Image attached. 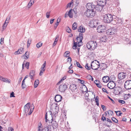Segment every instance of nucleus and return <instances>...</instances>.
<instances>
[{
  "mask_svg": "<svg viewBox=\"0 0 131 131\" xmlns=\"http://www.w3.org/2000/svg\"><path fill=\"white\" fill-rule=\"evenodd\" d=\"M74 9L73 10H72V9H71L68 12V15L69 17L70 18H72L73 17V14L72 13V10L74 11V12L75 14H76L77 13V11L75 12L74 10Z\"/></svg>",
  "mask_w": 131,
  "mask_h": 131,
  "instance_id": "obj_24",
  "label": "nucleus"
},
{
  "mask_svg": "<svg viewBox=\"0 0 131 131\" xmlns=\"http://www.w3.org/2000/svg\"><path fill=\"white\" fill-rule=\"evenodd\" d=\"M124 87L127 90L131 89V80L126 81L124 83Z\"/></svg>",
  "mask_w": 131,
  "mask_h": 131,
  "instance_id": "obj_9",
  "label": "nucleus"
},
{
  "mask_svg": "<svg viewBox=\"0 0 131 131\" xmlns=\"http://www.w3.org/2000/svg\"><path fill=\"white\" fill-rule=\"evenodd\" d=\"M7 25H3L2 27V29L3 31L7 27Z\"/></svg>",
  "mask_w": 131,
  "mask_h": 131,
  "instance_id": "obj_48",
  "label": "nucleus"
},
{
  "mask_svg": "<svg viewBox=\"0 0 131 131\" xmlns=\"http://www.w3.org/2000/svg\"><path fill=\"white\" fill-rule=\"evenodd\" d=\"M61 18L59 17L57 20V22L55 23V25H58L59 22L60 21Z\"/></svg>",
  "mask_w": 131,
  "mask_h": 131,
  "instance_id": "obj_36",
  "label": "nucleus"
},
{
  "mask_svg": "<svg viewBox=\"0 0 131 131\" xmlns=\"http://www.w3.org/2000/svg\"><path fill=\"white\" fill-rule=\"evenodd\" d=\"M96 13L95 9L87 10L85 13V15L88 17H94Z\"/></svg>",
  "mask_w": 131,
  "mask_h": 131,
  "instance_id": "obj_5",
  "label": "nucleus"
},
{
  "mask_svg": "<svg viewBox=\"0 0 131 131\" xmlns=\"http://www.w3.org/2000/svg\"><path fill=\"white\" fill-rule=\"evenodd\" d=\"M127 76L126 74L123 72L119 73L118 75V78L120 80H122L125 78Z\"/></svg>",
  "mask_w": 131,
  "mask_h": 131,
  "instance_id": "obj_12",
  "label": "nucleus"
},
{
  "mask_svg": "<svg viewBox=\"0 0 131 131\" xmlns=\"http://www.w3.org/2000/svg\"><path fill=\"white\" fill-rule=\"evenodd\" d=\"M10 81V80H8L7 78H6L5 79V80H4V82L6 83H9Z\"/></svg>",
  "mask_w": 131,
  "mask_h": 131,
  "instance_id": "obj_42",
  "label": "nucleus"
},
{
  "mask_svg": "<svg viewBox=\"0 0 131 131\" xmlns=\"http://www.w3.org/2000/svg\"><path fill=\"white\" fill-rule=\"evenodd\" d=\"M97 86L99 88H101V85L100 84V83H97L96 84Z\"/></svg>",
  "mask_w": 131,
  "mask_h": 131,
  "instance_id": "obj_63",
  "label": "nucleus"
},
{
  "mask_svg": "<svg viewBox=\"0 0 131 131\" xmlns=\"http://www.w3.org/2000/svg\"><path fill=\"white\" fill-rule=\"evenodd\" d=\"M120 111H115V112L116 113V115L119 116H121V114H122V113H120Z\"/></svg>",
  "mask_w": 131,
  "mask_h": 131,
  "instance_id": "obj_34",
  "label": "nucleus"
},
{
  "mask_svg": "<svg viewBox=\"0 0 131 131\" xmlns=\"http://www.w3.org/2000/svg\"><path fill=\"white\" fill-rule=\"evenodd\" d=\"M10 81V80H8L7 78H6L5 79V80H4V82L6 83H9Z\"/></svg>",
  "mask_w": 131,
  "mask_h": 131,
  "instance_id": "obj_41",
  "label": "nucleus"
},
{
  "mask_svg": "<svg viewBox=\"0 0 131 131\" xmlns=\"http://www.w3.org/2000/svg\"><path fill=\"white\" fill-rule=\"evenodd\" d=\"M109 79L110 78L108 76H104L102 79L103 82L105 83H107L109 81Z\"/></svg>",
  "mask_w": 131,
  "mask_h": 131,
  "instance_id": "obj_23",
  "label": "nucleus"
},
{
  "mask_svg": "<svg viewBox=\"0 0 131 131\" xmlns=\"http://www.w3.org/2000/svg\"><path fill=\"white\" fill-rule=\"evenodd\" d=\"M14 129L12 127H9L8 128V131H14Z\"/></svg>",
  "mask_w": 131,
  "mask_h": 131,
  "instance_id": "obj_58",
  "label": "nucleus"
},
{
  "mask_svg": "<svg viewBox=\"0 0 131 131\" xmlns=\"http://www.w3.org/2000/svg\"><path fill=\"white\" fill-rule=\"evenodd\" d=\"M44 71H45L43 70H41L40 71V73L39 74V75L40 76L42 75Z\"/></svg>",
  "mask_w": 131,
  "mask_h": 131,
  "instance_id": "obj_53",
  "label": "nucleus"
},
{
  "mask_svg": "<svg viewBox=\"0 0 131 131\" xmlns=\"http://www.w3.org/2000/svg\"><path fill=\"white\" fill-rule=\"evenodd\" d=\"M112 121L115 123H117L118 122L117 120L115 117H112Z\"/></svg>",
  "mask_w": 131,
  "mask_h": 131,
  "instance_id": "obj_37",
  "label": "nucleus"
},
{
  "mask_svg": "<svg viewBox=\"0 0 131 131\" xmlns=\"http://www.w3.org/2000/svg\"><path fill=\"white\" fill-rule=\"evenodd\" d=\"M97 44L95 41H91L87 44V47L88 49L90 50L95 49L96 47Z\"/></svg>",
  "mask_w": 131,
  "mask_h": 131,
  "instance_id": "obj_4",
  "label": "nucleus"
},
{
  "mask_svg": "<svg viewBox=\"0 0 131 131\" xmlns=\"http://www.w3.org/2000/svg\"><path fill=\"white\" fill-rule=\"evenodd\" d=\"M46 66V61H45V62L44 63L42 64V65L41 68V70H42L44 71L45 70V69H44L45 67Z\"/></svg>",
  "mask_w": 131,
  "mask_h": 131,
  "instance_id": "obj_31",
  "label": "nucleus"
},
{
  "mask_svg": "<svg viewBox=\"0 0 131 131\" xmlns=\"http://www.w3.org/2000/svg\"><path fill=\"white\" fill-rule=\"evenodd\" d=\"M102 120L104 121H106V118L105 117L103 116H102Z\"/></svg>",
  "mask_w": 131,
  "mask_h": 131,
  "instance_id": "obj_59",
  "label": "nucleus"
},
{
  "mask_svg": "<svg viewBox=\"0 0 131 131\" xmlns=\"http://www.w3.org/2000/svg\"><path fill=\"white\" fill-rule=\"evenodd\" d=\"M42 43H38L37 44L36 47L37 48H39L42 46Z\"/></svg>",
  "mask_w": 131,
  "mask_h": 131,
  "instance_id": "obj_35",
  "label": "nucleus"
},
{
  "mask_svg": "<svg viewBox=\"0 0 131 131\" xmlns=\"http://www.w3.org/2000/svg\"><path fill=\"white\" fill-rule=\"evenodd\" d=\"M115 86V83L113 81H110L107 84V86L108 88L111 89L114 88Z\"/></svg>",
  "mask_w": 131,
  "mask_h": 131,
  "instance_id": "obj_13",
  "label": "nucleus"
},
{
  "mask_svg": "<svg viewBox=\"0 0 131 131\" xmlns=\"http://www.w3.org/2000/svg\"><path fill=\"white\" fill-rule=\"evenodd\" d=\"M29 52L27 51L26 52L25 54H24L23 57L25 59H27L29 57Z\"/></svg>",
  "mask_w": 131,
  "mask_h": 131,
  "instance_id": "obj_26",
  "label": "nucleus"
},
{
  "mask_svg": "<svg viewBox=\"0 0 131 131\" xmlns=\"http://www.w3.org/2000/svg\"><path fill=\"white\" fill-rule=\"evenodd\" d=\"M106 120L107 121V122H109L111 124V123H112V122L110 119H109L108 118H107Z\"/></svg>",
  "mask_w": 131,
  "mask_h": 131,
  "instance_id": "obj_60",
  "label": "nucleus"
},
{
  "mask_svg": "<svg viewBox=\"0 0 131 131\" xmlns=\"http://www.w3.org/2000/svg\"><path fill=\"white\" fill-rule=\"evenodd\" d=\"M45 118L46 122L47 123H52V126L54 129L56 128L57 126V124L56 121H53V118L52 116L51 112L49 111L46 113Z\"/></svg>",
  "mask_w": 131,
  "mask_h": 131,
  "instance_id": "obj_1",
  "label": "nucleus"
},
{
  "mask_svg": "<svg viewBox=\"0 0 131 131\" xmlns=\"http://www.w3.org/2000/svg\"><path fill=\"white\" fill-rule=\"evenodd\" d=\"M99 23H100L99 20H93L90 21L89 24H90V25H96Z\"/></svg>",
  "mask_w": 131,
  "mask_h": 131,
  "instance_id": "obj_19",
  "label": "nucleus"
},
{
  "mask_svg": "<svg viewBox=\"0 0 131 131\" xmlns=\"http://www.w3.org/2000/svg\"><path fill=\"white\" fill-rule=\"evenodd\" d=\"M5 78H4L3 77H2L1 76H0V80L3 81L4 82V80H5Z\"/></svg>",
  "mask_w": 131,
  "mask_h": 131,
  "instance_id": "obj_50",
  "label": "nucleus"
},
{
  "mask_svg": "<svg viewBox=\"0 0 131 131\" xmlns=\"http://www.w3.org/2000/svg\"><path fill=\"white\" fill-rule=\"evenodd\" d=\"M50 12H48L46 14V17L47 18H49L50 16Z\"/></svg>",
  "mask_w": 131,
  "mask_h": 131,
  "instance_id": "obj_44",
  "label": "nucleus"
},
{
  "mask_svg": "<svg viewBox=\"0 0 131 131\" xmlns=\"http://www.w3.org/2000/svg\"><path fill=\"white\" fill-rule=\"evenodd\" d=\"M18 51L20 52V54H21L23 52V48H21L18 50Z\"/></svg>",
  "mask_w": 131,
  "mask_h": 131,
  "instance_id": "obj_40",
  "label": "nucleus"
},
{
  "mask_svg": "<svg viewBox=\"0 0 131 131\" xmlns=\"http://www.w3.org/2000/svg\"><path fill=\"white\" fill-rule=\"evenodd\" d=\"M100 67L99 62L96 60L93 61L91 64V68L94 70H97Z\"/></svg>",
  "mask_w": 131,
  "mask_h": 131,
  "instance_id": "obj_6",
  "label": "nucleus"
},
{
  "mask_svg": "<svg viewBox=\"0 0 131 131\" xmlns=\"http://www.w3.org/2000/svg\"><path fill=\"white\" fill-rule=\"evenodd\" d=\"M29 62H27L25 64V67L27 69H28L29 66Z\"/></svg>",
  "mask_w": 131,
  "mask_h": 131,
  "instance_id": "obj_39",
  "label": "nucleus"
},
{
  "mask_svg": "<svg viewBox=\"0 0 131 131\" xmlns=\"http://www.w3.org/2000/svg\"><path fill=\"white\" fill-rule=\"evenodd\" d=\"M66 31L67 32L69 33H71V30L69 27L67 28V29H66Z\"/></svg>",
  "mask_w": 131,
  "mask_h": 131,
  "instance_id": "obj_43",
  "label": "nucleus"
},
{
  "mask_svg": "<svg viewBox=\"0 0 131 131\" xmlns=\"http://www.w3.org/2000/svg\"><path fill=\"white\" fill-rule=\"evenodd\" d=\"M83 38V34L82 33H80L79 35V37L76 38L77 40V42H74V45L73 48V49H75L77 46V45L78 47H80L82 45V40Z\"/></svg>",
  "mask_w": 131,
  "mask_h": 131,
  "instance_id": "obj_2",
  "label": "nucleus"
},
{
  "mask_svg": "<svg viewBox=\"0 0 131 131\" xmlns=\"http://www.w3.org/2000/svg\"><path fill=\"white\" fill-rule=\"evenodd\" d=\"M101 107L102 109H103V110H106V108H105V106L104 105H101Z\"/></svg>",
  "mask_w": 131,
  "mask_h": 131,
  "instance_id": "obj_57",
  "label": "nucleus"
},
{
  "mask_svg": "<svg viewBox=\"0 0 131 131\" xmlns=\"http://www.w3.org/2000/svg\"><path fill=\"white\" fill-rule=\"evenodd\" d=\"M72 3V2H71L70 3H68L67 5V8H68V7H70L71 5V4Z\"/></svg>",
  "mask_w": 131,
  "mask_h": 131,
  "instance_id": "obj_54",
  "label": "nucleus"
},
{
  "mask_svg": "<svg viewBox=\"0 0 131 131\" xmlns=\"http://www.w3.org/2000/svg\"><path fill=\"white\" fill-rule=\"evenodd\" d=\"M99 97L98 96H97L95 99V102L96 103V105L99 106Z\"/></svg>",
  "mask_w": 131,
  "mask_h": 131,
  "instance_id": "obj_29",
  "label": "nucleus"
},
{
  "mask_svg": "<svg viewBox=\"0 0 131 131\" xmlns=\"http://www.w3.org/2000/svg\"><path fill=\"white\" fill-rule=\"evenodd\" d=\"M102 90L103 92H104L107 93V94H108V92H107L106 90L104 88H103L102 89Z\"/></svg>",
  "mask_w": 131,
  "mask_h": 131,
  "instance_id": "obj_55",
  "label": "nucleus"
},
{
  "mask_svg": "<svg viewBox=\"0 0 131 131\" xmlns=\"http://www.w3.org/2000/svg\"><path fill=\"white\" fill-rule=\"evenodd\" d=\"M78 31L80 32V33L82 34L85 31V29L84 27H83L82 26H80L78 29Z\"/></svg>",
  "mask_w": 131,
  "mask_h": 131,
  "instance_id": "obj_25",
  "label": "nucleus"
},
{
  "mask_svg": "<svg viewBox=\"0 0 131 131\" xmlns=\"http://www.w3.org/2000/svg\"><path fill=\"white\" fill-rule=\"evenodd\" d=\"M77 88V85L75 84H71L70 85V89L72 91H76Z\"/></svg>",
  "mask_w": 131,
  "mask_h": 131,
  "instance_id": "obj_18",
  "label": "nucleus"
},
{
  "mask_svg": "<svg viewBox=\"0 0 131 131\" xmlns=\"http://www.w3.org/2000/svg\"><path fill=\"white\" fill-rule=\"evenodd\" d=\"M112 16L110 14H108L103 16V21L105 23H109L113 20Z\"/></svg>",
  "mask_w": 131,
  "mask_h": 131,
  "instance_id": "obj_3",
  "label": "nucleus"
},
{
  "mask_svg": "<svg viewBox=\"0 0 131 131\" xmlns=\"http://www.w3.org/2000/svg\"><path fill=\"white\" fill-rule=\"evenodd\" d=\"M104 6H101V4H99L97 3V4L95 6V11L96 10L97 11H101L103 9V7Z\"/></svg>",
  "mask_w": 131,
  "mask_h": 131,
  "instance_id": "obj_17",
  "label": "nucleus"
},
{
  "mask_svg": "<svg viewBox=\"0 0 131 131\" xmlns=\"http://www.w3.org/2000/svg\"><path fill=\"white\" fill-rule=\"evenodd\" d=\"M118 102L122 104H124L125 103V101L123 100H118Z\"/></svg>",
  "mask_w": 131,
  "mask_h": 131,
  "instance_id": "obj_49",
  "label": "nucleus"
},
{
  "mask_svg": "<svg viewBox=\"0 0 131 131\" xmlns=\"http://www.w3.org/2000/svg\"><path fill=\"white\" fill-rule=\"evenodd\" d=\"M87 10L95 9V6L92 3H88L86 6Z\"/></svg>",
  "mask_w": 131,
  "mask_h": 131,
  "instance_id": "obj_10",
  "label": "nucleus"
},
{
  "mask_svg": "<svg viewBox=\"0 0 131 131\" xmlns=\"http://www.w3.org/2000/svg\"><path fill=\"white\" fill-rule=\"evenodd\" d=\"M97 3L99 4H101V6H104L106 4V0H97Z\"/></svg>",
  "mask_w": 131,
  "mask_h": 131,
  "instance_id": "obj_20",
  "label": "nucleus"
},
{
  "mask_svg": "<svg viewBox=\"0 0 131 131\" xmlns=\"http://www.w3.org/2000/svg\"><path fill=\"white\" fill-rule=\"evenodd\" d=\"M62 98V96L59 94L55 96L54 97L55 100L57 102H59L61 101Z\"/></svg>",
  "mask_w": 131,
  "mask_h": 131,
  "instance_id": "obj_16",
  "label": "nucleus"
},
{
  "mask_svg": "<svg viewBox=\"0 0 131 131\" xmlns=\"http://www.w3.org/2000/svg\"><path fill=\"white\" fill-rule=\"evenodd\" d=\"M106 112H107L108 114L109 115H112L113 114V112L110 110L108 111H106V112L105 113H106V115H107V113Z\"/></svg>",
  "mask_w": 131,
  "mask_h": 131,
  "instance_id": "obj_30",
  "label": "nucleus"
},
{
  "mask_svg": "<svg viewBox=\"0 0 131 131\" xmlns=\"http://www.w3.org/2000/svg\"><path fill=\"white\" fill-rule=\"evenodd\" d=\"M34 0H30L28 4V7L30 8V6L33 4L34 2Z\"/></svg>",
  "mask_w": 131,
  "mask_h": 131,
  "instance_id": "obj_28",
  "label": "nucleus"
},
{
  "mask_svg": "<svg viewBox=\"0 0 131 131\" xmlns=\"http://www.w3.org/2000/svg\"><path fill=\"white\" fill-rule=\"evenodd\" d=\"M107 39L106 37L104 36L102 37L101 39V40L102 42H105L106 41Z\"/></svg>",
  "mask_w": 131,
  "mask_h": 131,
  "instance_id": "obj_32",
  "label": "nucleus"
},
{
  "mask_svg": "<svg viewBox=\"0 0 131 131\" xmlns=\"http://www.w3.org/2000/svg\"><path fill=\"white\" fill-rule=\"evenodd\" d=\"M72 29L73 30H75L77 29V25H72Z\"/></svg>",
  "mask_w": 131,
  "mask_h": 131,
  "instance_id": "obj_47",
  "label": "nucleus"
},
{
  "mask_svg": "<svg viewBox=\"0 0 131 131\" xmlns=\"http://www.w3.org/2000/svg\"><path fill=\"white\" fill-rule=\"evenodd\" d=\"M26 87V85L25 83H22L21 88L22 89H24Z\"/></svg>",
  "mask_w": 131,
  "mask_h": 131,
  "instance_id": "obj_46",
  "label": "nucleus"
},
{
  "mask_svg": "<svg viewBox=\"0 0 131 131\" xmlns=\"http://www.w3.org/2000/svg\"><path fill=\"white\" fill-rule=\"evenodd\" d=\"M69 51H66L65 52L64 56L66 57H68L69 56Z\"/></svg>",
  "mask_w": 131,
  "mask_h": 131,
  "instance_id": "obj_33",
  "label": "nucleus"
},
{
  "mask_svg": "<svg viewBox=\"0 0 131 131\" xmlns=\"http://www.w3.org/2000/svg\"><path fill=\"white\" fill-rule=\"evenodd\" d=\"M89 94L87 92L85 94V95L86 97L85 98L86 99H88V96H89Z\"/></svg>",
  "mask_w": 131,
  "mask_h": 131,
  "instance_id": "obj_62",
  "label": "nucleus"
},
{
  "mask_svg": "<svg viewBox=\"0 0 131 131\" xmlns=\"http://www.w3.org/2000/svg\"><path fill=\"white\" fill-rule=\"evenodd\" d=\"M35 75V71L34 70H31L29 73V77L30 79H33V78Z\"/></svg>",
  "mask_w": 131,
  "mask_h": 131,
  "instance_id": "obj_21",
  "label": "nucleus"
},
{
  "mask_svg": "<svg viewBox=\"0 0 131 131\" xmlns=\"http://www.w3.org/2000/svg\"><path fill=\"white\" fill-rule=\"evenodd\" d=\"M88 64L86 63L85 66V68L88 70H89L90 69V66H88Z\"/></svg>",
  "mask_w": 131,
  "mask_h": 131,
  "instance_id": "obj_45",
  "label": "nucleus"
},
{
  "mask_svg": "<svg viewBox=\"0 0 131 131\" xmlns=\"http://www.w3.org/2000/svg\"><path fill=\"white\" fill-rule=\"evenodd\" d=\"M30 106V103H28L25 106L24 111H25L26 113H27L28 112Z\"/></svg>",
  "mask_w": 131,
  "mask_h": 131,
  "instance_id": "obj_15",
  "label": "nucleus"
},
{
  "mask_svg": "<svg viewBox=\"0 0 131 131\" xmlns=\"http://www.w3.org/2000/svg\"><path fill=\"white\" fill-rule=\"evenodd\" d=\"M115 29H110L107 30L106 33L108 35H113L115 33Z\"/></svg>",
  "mask_w": 131,
  "mask_h": 131,
  "instance_id": "obj_14",
  "label": "nucleus"
},
{
  "mask_svg": "<svg viewBox=\"0 0 131 131\" xmlns=\"http://www.w3.org/2000/svg\"><path fill=\"white\" fill-rule=\"evenodd\" d=\"M4 38H1V39L0 43L1 45L2 44L4 43Z\"/></svg>",
  "mask_w": 131,
  "mask_h": 131,
  "instance_id": "obj_51",
  "label": "nucleus"
},
{
  "mask_svg": "<svg viewBox=\"0 0 131 131\" xmlns=\"http://www.w3.org/2000/svg\"><path fill=\"white\" fill-rule=\"evenodd\" d=\"M106 28V27L104 25H100L98 27L97 30L98 32L101 33L104 32Z\"/></svg>",
  "mask_w": 131,
  "mask_h": 131,
  "instance_id": "obj_8",
  "label": "nucleus"
},
{
  "mask_svg": "<svg viewBox=\"0 0 131 131\" xmlns=\"http://www.w3.org/2000/svg\"><path fill=\"white\" fill-rule=\"evenodd\" d=\"M20 54V52H19V51L18 50L17 51H15L14 53V54L15 55L18 54Z\"/></svg>",
  "mask_w": 131,
  "mask_h": 131,
  "instance_id": "obj_61",
  "label": "nucleus"
},
{
  "mask_svg": "<svg viewBox=\"0 0 131 131\" xmlns=\"http://www.w3.org/2000/svg\"><path fill=\"white\" fill-rule=\"evenodd\" d=\"M67 88V84H64L61 85L59 87V90L61 92H64L66 89Z\"/></svg>",
  "mask_w": 131,
  "mask_h": 131,
  "instance_id": "obj_11",
  "label": "nucleus"
},
{
  "mask_svg": "<svg viewBox=\"0 0 131 131\" xmlns=\"http://www.w3.org/2000/svg\"><path fill=\"white\" fill-rule=\"evenodd\" d=\"M38 131H52V130L51 126H47L42 129L41 124H39Z\"/></svg>",
  "mask_w": 131,
  "mask_h": 131,
  "instance_id": "obj_7",
  "label": "nucleus"
},
{
  "mask_svg": "<svg viewBox=\"0 0 131 131\" xmlns=\"http://www.w3.org/2000/svg\"><path fill=\"white\" fill-rule=\"evenodd\" d=\"M94 83L95 84H96L97 83H99V82L98 80H96L94 81Z\"/></svg>",
  "mask_w": 131,
  "mask_h": 131,
  "instance_id": "obj_64",
  "label": "nucleus"
},
{
  "mask_svg": "<svg viewBox=\"0 0 131 131\" xmlns=\"http://www.w3.org/2000/svg\"><path fill=\"white\" fill-rule=\"evenodd\" d=\"M39 84V80H36L35 81L34 84V87L36 88L38 86Z\"/></svg>",
  "mask_w": 131,
  "mask_h": 131,
  "instance_id": "obj_27",
  "label": "nucleus"
},
{
  "mask_svg": "<svg viewBox=\"0 0 131 131\" xmlns=\"http://www.w3.org/2000/svg\"><path fill=\"white\" fill-rule=\"evenodd\" d=\"M76 64H77V66L78 67H79V68H82V67L81 66L80 64V63L79 62H76Z\"/></svg>",
  "mask_w": 131,
  "mask_h": 131,
  "instance_id": "obj_52",
  "label": "nucleus"
},
{
  "mask_svg": "<svg viewBox=\"0 0 131 131\" xmlns=\"http://www.w3.org/2000/svg\"><path fill=\"white\" fill-rule=\"evenodd\" d=\"M66 76H65L63 77L61 80L58 83H60L62 82V81L65 80L66 78Z\"/></svg>",
  "mask_w": 131,
  "mask_h": 131,
  "instance_id": "obj_38",
  "label": "nucleus"
},
{
  "mask_svg": "<svg viewBox=\"0 0 131 131\" xmlns=\"http://www.w3.org/2000/svg\"><path fill=\"white\" fill-rule=\"evenodd\" d=\"M119 88H115L113 90V93L116 95H118L120 94V91L118 90Z\"/></svg>",
  "mask_w": 131,
  "mask_h": 131,
  "instance_id": "obj_22",
  "label": "nucleus"
},
{
  "mask_svg": "<svg viewBox=\"0 0 131 131\" xmlns=\"http://www.w3.org/2000/svg\"><path fill=\"white\" fill-rule=\"evenodd\" d=\"M14 93L13 92H12L10 93V97H15V96L14 95Z\"/></svg>",
  "mask_w": 131,
  "mask_h": 131,
  "instance_id": "obj_56",
  "label": "nucleus"
}]
</instances>
